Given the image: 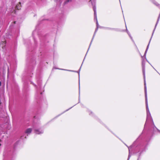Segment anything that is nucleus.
Masks as SVG:
<instances>
[{
	"mask_svg": "<svg viewBox=\"0 0 160 160\" xmlns=\"http://www.w3.org/2000/svg\"><path fill=\"white\" fill-rule=\"evenodd\" d=\"M145 103L147 111V119L145 124L144 125V128L146 127L148 124H149L148 131L152 134L155 133L157 130L154 129V128H156L155 126L152 119V118L150 113L149 110L148 103V98L146 86L145 83Z\"/></svg>",
	"mask_w": 160,
	"mask_h": 160,
	"instance_id": "nucleus-1",
	"label": "nucleus"
},
{
	"mask_svg": "<svg viewBox=\"0 0 160 160\" xmlns=\"http://www.w3.org/2000/svg\"><path fill=\"white\" fill-rule=\"evenodd\" d=\"M89 2H91V3H92V5L93 6V11H94V19H96V26H97V28H96V29H95V31L94 32V34L93 35V37H92V40L91 41V42H90V46L91 44H92V41L93 40V39L95 35V34H96V32H97L98 30V29L99 28V24H98V20H97V15H96V7L95 5V1H94V0H90L89 1Z\"/></svg>",
	"mask_w": 160,
	"mask_h": 160,
	"instance_id": "nucleus-2",
	"label": "nucleus"
},
{
	"mask_svg": "<svg viewBox=\"0 0 160 160\" xmlns=\"http://www.w3.org/2000/svg\"><path fill=\"white\" fill-rule=\"evenodd\" d=\"M146 148V145L142 144H140L137 147V149H138V151L136 152V153L138 156L137 160H139L141 154L143 152L145 151Z\"/></svg>",
	"mask_w": 160,
	"mask_h": 160,
	"instance_id": "nucleus-3",
	"label": "nucleus"
},
{
	"mask_svg": "<svg viewBox=\"0 0 160 160\" xmlns=\"http://www.w3.org/2000/svg\"><path fill=\"white\" fill-rule=\"evenodd\" d=\"M34 132L36 134H40L43 133L44 130L42 128H39V125L37 124L35 125Z\"/></svg>",
	"mask_w": 160,
	"mask_h": 160,
	"instance_id": "nucleus-4",
	"label": "nucleus"
},
{
	"mask_svg": "<svg viewBox=\"0 0 160 160\" xmlns=\"http://www.w3.org/2000/svg\"><path fill=\"white\" fill-rule=\"evenodd\" d=\"M32 129L31 128H28L25 131V135H24L23 136H22L21 137V139H23V137H24L25 138H27V136L25 135H27V136H28V135H29L32 132Z\"/></svg>",
	"mask_w": 160,
	"mask_h": 160,
	"instance_id": "nucleus-5",
	"label": "nucleus"
},
{
	"mask_svg": "<svg viewBox=\"0 0 160 160\" xmlns=\"http://www.w3.org/2000/svg\"><path fill=\"white\" fill-rule=\"evenodd\" d=\"M142 72L144 78V84L145 85V83L146 84L145 80V61L143 59H142Z\"/></svg>",
	"mask_w": 160,
	"mask_h": 160,
	"instance_id": "nucleus-6",
	"label": "nucleus"
},
{
	"mask_svg": "<svg viewBox=\"0 0 160 160\" xmlns=\"http://www.w3.org/2000/svg\"><path fill=\"white\" fill-rule=\"evenodd\" d=\"M81 66H81L80 67L79 70H78V71H74V70H69L65 69H61V70H65V71H69V72H78V74L79 77L80 72V71L81 68Z\"/></svg>",
	"mask_w": 160,
	"mask_h": 160,
	"instance_id": "nucleus-7",
	"label": "nucleus"
},
{
	"mask_svg": "<svg viewBox=\"0 0 160 160\" xmlns=\"http://www.w3.org/2000/svg\"><path fill=\"white\" fill-rule=\"evenodd\" d=\"M6 42L5 41H2L0 42V48H2L3 49H4L6 45Z\"/></svg>",
	"mask_w": 160,
	"mask_h": 160,
	"instance_id": "nucleus-8",
	"label": "nucleus"
},
{
	"mask_svg": "<svg viewBox=\"0 0 160 160\" xmlns=\"http://www.w3.org/2000/svg\"><path fill=\"white\" fill-rule=\"evenodd\" d=\"M106 29L110 30H114L117 32L120 31L119 29L117 28H111L109 27H106L105 28Z\"/></svg>",
	"mask_w": 160,
	"mask_h": 160,
	"instance_id": "nucleus-9",
	"label": "nucleus"
},
{
	"mask_svg": "<svg viewBox=\"0 0 160 160\" xmlns=\"http://www.w3.org/2000/svg\"><path fill=\"white\" fill-rule=\"evenodd\" d=\"M21 2H19L16 5L15 7V9L17 10H19L21 9Z\"/></svg>",
	"mask_w": 160,
	"mask_h": 160,
	"instance_id": "nucleus-10",
	"label": "nucleus"
},
{
	"mask_svg": "<svg viewBox=\"0 0 160 160\" xmlns=\"http://www.w3.org/2000/svg\"><path fill=\"white\" fill-rule=\"evenodd\" d=\"M136 142H134V143L132 144V145H131V146H130V147H128L126 144L125 143H124V144H125L128 148V150H129V151H130V150L132 149V148H133V147H134V146H135V144L136 143Z\"/></svg>",
	"mask_w": 160,
	"mask_h": 160,
	"instance_id": "nucleus-11",
	"label": "nucleus"
},
{
	"mask_svg": "<svg viewBox=\"0 0 160 160\" xmlns=\"http://www.w3.org/2000/svg\"><path fill=\"white\" fill-rule=\"evenodd\" d=\"M154 30H155V29H154V30H153V32L152 33V37H151V38H150V40L149 42V43H148V46H147V48H146V50H145V51H148V49L149 47V44H150V41H151V38H152V35H153V33H154Z\"/></svg>",
	"mask_w": 160,
	"mask_h": 160,
	"instance_id": "nucleus-12",
	"label": "nucleus"
},
{
	"mask_svg": "<svg viewBox=\"0 0 160 160\" xmlns=\"http://www.w3.org/2000/svg\"><path fill=\"white\" fill-rule=\"evenodd\" d=\"M151 2H152L155 5L157 6H159V4H158L157 2H156L155 0H150Z\"/></svg>",
	"mask_w": 160,
	"mask_h": 160,
	"instance_id": "nucleus-13",
	"label": "nucleus"
},
{
	"mask_svg": "<svg viewBox=\"0 0 160 160\" xmlns=\"http://www.w3.org/2000/svg\"><path fill=\"white\" fill-rule=\"evenodd\" d=\"M72 0H66L63 3V5H65L66 4H67L69 2H71Z\"/></svg>",
	"mask_w": 160,
	"mask_h": 160,
	"instance_id": "nucleus-14",
	"label": "nucleus"
},
{
	"mask_svg": "<svg viewBox=\"0 0 160 160\" xmlns=\"http://www.w3.org/2000/svg\"><path fill=\"white\" fill-rule=\"evenodd\" d=\"M88 113H89V115L91 116H93V117H95V116L94 115V114L93 113V112L91 111L90 110H88Z\"/></svg>",
	"mask_w": 160,
	"mask_h": 160,
	"instance_id": "nucleus-15",
	"label": "nucleus"
},
{
	"mask_svg": "<svg viewBox=\"0 0 160 160\" xmlns=\"http://www.w3.org/2000/svg\"><path fill=\"white\" fill-rule=\"evenodd\" d=\"M16 23V22L14 21L11 24L10 26V28H11L13 27V25Z\"/></svg>",
	"mask_w": 160,
	"mask_h": 160,
	"instance_id": "nucleus-16",
	"label": "nucleus"
},
{
	"mask_svg": "<svg viewBox=\"0 0 160 160\" xmlns=\"http://www.w3.org/2000/svg\"><path fill=\"white\" fill-rule=\"evenodd\" d=\"M73 106H72L70 108H69L66 110V111H64V112H63L60 115L64 113V112H67V111H68L69 109H71L72 108Z\"/></svg>",
	"mask_w": 160,
	"mask_h": 160,
	"instance_id": "nucleus-17",
	"label": "nucleus"
},
{
	"mask_svg": "<svg viewBox=\"0 0 160 160\" xmlns=\"http://www.w3.org/2000/svg\"><path fill=\"white\" fill-rule=\"evenodd\" d=\"M147 51H145V52L144 54V56H143V57H145V59H146V53H147Z\"/></svg>",
	"mask_w": 160,
	"mask_h": 160,
	"instance_id": "nucleus-18",
	"label": "nucleus"
},
{
	"mask_svg": "<svg viewBox=\"0 0 160 160\" xmlns=\"http://www.w3.org/2000/svg\"><path fill=\"white\" fill-rule=\"evenodd\" d=\"M131 156V155L130 154V151H129V155H128V157L127 160H129Z\"/></svg>",
	"mask_w": 160,
	"mask_h": 160,
	"instance_id": "nucleus-19",
	"label": "nucleus"
},
{
	"mask_svg": "<svg viewBox=\"0 0 160 160\" xmlns=\"http://www.w3.org/2000/svg\"><path fill=\"white\" fill-rule=\"evenodd\" d=\"M154 128V129H155V130H157L156 132L157 131L158 132L160 133V130H159L157 128Z\"/></svg>",
	"mask_w": 160,
	"mask_h": 160,
	"instance_id": "nucleus-20",
	"label": "nucleus"
},
{
	"mask_svg": "<svg viewBox=\"0 0 160 160\" xmlns=\"http://www.w3.org/2000/svg\"><path fill=\"white\" fill-rule=\"evenodd\" d=\"M31 84L33 85L34 86L36 87V85L35 84L32 82L31 81Z\"/></svg>",
	"mask_w": 160,
	"mask_h": 160,
	"instance_id": "nucleus-21",
	"label": "nucleus"
},
{
	"mask_svg": "<svg viewBox=\"0 0 160 160\" xmlns=\"http://www.w3.org/2000/svg\"><path fill=\"white\" fill-rule=\"evenodd\" d=\"M24 88L25 89V88H26V83H24Z\"/></svg>",
	"mask_w": 160,
	"mask_h": 160,
	"instance_id": "nucleus-22",
	"label": "nucleus"
},
{
	"mask_svg": "<svg viewBox=\"0 0 160 160\" xmlns=\"http://www.w3.org/2000/svg\"><path fill=\"white\" fill-rule=\"evenodd\" d=\"M37 83L38 84V85L40 87V85H41L40 84V83H39V82L38 81H37Z\"/></svg>",
	"mask_w": 160,
	"mask_h": 160,
	"instance_id": "nucleus-23",
	"label": "nucleus"
},
{
	"mask_svg": "<svg viewBox=\"0 0 160 160\" xmlns=\"http://www.w3.org/2000/svg\"><path fill=\"white\" fill-rule=\"evenodd\" d=\"M126 31H127V32L128 34V35H129V34H130V33L127 29H126Z\"/></svg>",
	"mask_w": 160,
	"mask_h": 160,
	"instance_id": "nucleus-24",
	"label": "nucleus"
},
{
	"mask_svg": "<svg viewBox=\"0 0 160 160\" xmlns=\"http://www.w3.org/2000/svg\"><path fill=\"white\" fill-rule=\"evenodd\" d=\"M130 38H131V39L132 40V42H134V40H133V39L132 38V37H130Z\"/></svg>",
	"mask_w": 160,
	"mask_h": 160,
	"instance_id": "nucleus-25",
	"label": "nucleus"
},
{
	"mask_svg": "<svg viewBox=\"0 0 160 160\" xmlns=\"http://www.w3.org/2000/svg\"><path fill=\"white\" fill-rule=\"evenodd\" d=\"M130 38H131V39L132 40V42H134V40H133V39L132 38V37H130Z\"/></svg>",
	"mask_w": 160,
	"mask_h": 160,
	"instance_id": "nucleus-26",
	"label": "nucleus"
},
{
	"mask_svg": "<svg viewBox=\"0 0 160 160\" xmlns=\"http://www.w3.org/2000/svg\"><path fill=\"white\" fill-rule=\"evenodd\" d=\"M153 68L156 71V72L160 75V73L156 70V69L155 68H154L153 67Z\"/></svg>",
	"mask_w": 160,
	"mask_h": 160,
	"instance_id": "nucleus-27",
	"label": "nucleus"
},
{
	"mask_svg": "<svg viewBox=\"0 0 160 160\" xmlns=\"http://www.w3.org/2000/svg\"><path fill=\"white\" fill-rule=\"evenodd\" d=\"M90 47V46H89V48H88V51H87V52H88V51L89 50V49ZM86 54H87V53H86Z\"/></svg>",
	"mask_w": 160,
	"mask_h": 160,
	"instance_id": "nucleus-28",
	"label": "nucleus"
},
{
	"mask_svg": "<svg viewBox=\"0 0 160 160\" xmlns=\"http://www.w3.org/2000/svg\"><path fill=\"white\" fill-rule=\"evenodd\" d=\"M1 82L0 81V86H1Z\"/></svg>",
	"mask_w": 160,
	"mask_h": 160,
	"instance_id": "nucleus-29",
	"label": "nucleus"
},
{
	"mask_svg": "<svg viewBox=\"0 0 160 160\" xmlns=\"http://www.w3.org/2000/svg\"><path fill=\"white\" fill-rule=\"evenodd\" d=\"M130 37H132L130 35V34H129V35H128Z\"/></svg>",
	"mask_w": 160,
	"mask_h": 160,
	"instance_id": "nucleus-30",
	"label": "nucleus"
},
{
	"mask_svg": "<svg viewBox=\"0 0 160 160\" xmlns=\"http://www.w3.org/2000/svg\"><path fill=\"white\" fill-rule=\"evenodd\" d=\"M34 39V41L35 43H36V40H35V39Z\"/></svg>",
	"mask_w": 160,
	"mask_h": 160,
	"instance_id": "nucleus-31",
	"label": "nucleus"
},
{
	"mask_svg": "<svg viewBox=\"0 0 160 160\" xmlns=\"http://www.w3.org/2000/svg\"><path fill=\"white\" fill-rule=\"evenodd\" d=\"M42 92H41V93H40V94H42Z\"/></svg>",
	"mask_w": 160,
	"mask_h": 160,
	"instance_id": "nucleus-32",
	"label": "nucleus"
},
{
	"mask_svg": "<svg viewBox=\"0 0 160 160\" xmlns=\"http://www.w3.org/2000/svg\"><path fill=\"white\" fill-rule=\"evenodd\" d=\"M147 62H148V61L146 59Z\"/></svg>",
	"mask_w": 160,
	"mask_h": 160,
	"instance_id": "nucleus-33",
	"label": "nucleus"
},
{
	"mask_svg": "<svg viewBox=\"0 0 160 160\" xmlns=\"http://www.w3.org/2000/svg\"><path fill=\"white\" fill-rule=\"evenodd\" d=\"M60 115H59L58 116H59Z\"/></svg>",
	"mask_w": 160,
	"mask_h": 160,
	"instance_id": "nucleus-34",
	"label": "nucleus"
},
{
	"mask_svg": "<svg viewBox=\"0 0 160 160\" xmlns=\"http://www.w3.org/2000/svg\"><path fill=\"white\" fill-rule=\"evenodd\" d=\"M1 144H0V146H1Z\"/></svg>",
	"mask_w": 160,
	"mask_h": 160,
	"instance_id": "nucleus-35",
	"label": "nucleus"
}]
</instances>
